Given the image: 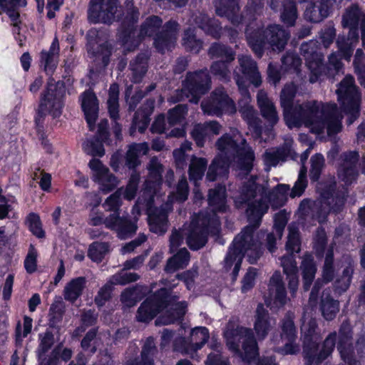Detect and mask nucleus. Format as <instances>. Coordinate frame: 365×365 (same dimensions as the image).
I'll return each mask as SVG.
<instances>
[{
	"label": "nucleus",
	"instance_id": "obj_1",
	"mask_svg": "<svg viewBox=\"0 0 365 365\" xmlns=\"http://www.w3.org/2000/svg\"><path fill=\"white\" fill-rule=\"evenodd\" d=\"M257 190L258 187L255 181L250 180L243 185L236 200V203L248 205L247 214L250 225L235 237L224 259L223 267L225 270L228 271L233 267L232 274L234 279L238 275L245 255L250 264H255L263 252L259 234L255 235L254 231L259 227L262 216L267 212L268 205L262 196L257 198Z\"/></svg>",
	"mask_w": 365,
	"mask_h": 365
},
{
	"label": "nucleus",
	"instance_id": "obj_2",
	"mask_svg": "<svg viewBox=\"0 0 365 365\" xmlns=\"http://www.w3.org/2000/svg\"><path fill=\"white\" fill-rule=\"evenodd\" d=\"M297 91V86L290 83L284 86L280 93V104L289 128L304 125L315 134L323 133L327 129L329 135L341 130L342 115L335 103L316 100L293 103Z\"/></svg>",
	"mask_w": 365,
	"mask_h": 365
},
{
	"label": "nucleus",
	"instance_id": "obj_3",
	"mask_svg": "<svg viewBox=\"0 0 365 365\" xmlns=\"http://www.w3.org/2000/svg\"><path fill=\"white\" fill-rule=\"evenodd\" d=\"M216 146L220 151L208 168L207 179L215 181L217 178H226L231 163L244 175H247L252 168L255 156L252 149L247 144L240 133L235 130L232 134H225L216 142Z\"/></svg>",
	"mask_w": 365,
	"mask_h": 365
},
{
	"label": "nucleus",
	"instance_id": "obj_4",
	"mask_svg": "<svg viewBox=\"0 0 365 365\" xmlns=\"http://www.w3.org/2000/svg\"><path fill=\"white\" fill-rule=\"evenodd\" d=\"M178 296L172 294L167 288H161L141 304L136 319L138 322H148L160 310L167 308L155 321L157 324H170L182 320L187 312V304L185 301L178 302Z\"/></svg>",
	"mask_w": 365,
	"mask_h": 365
},
{
	"label": "nucleus",
	"instance_id": "obj_5",
	"mask_svg": "<svg viewBox=\"0 0 365 365\" xmlns=\"http://www.w3.org/2000/svg\"><path fill=\"white\" fill-rule=\"evenodd\" d=\"M138 16L136 9H130L118 31V41L125 51L135 50L145 36H152L162 25L163 21L158 16H151L145 19L137 34L133 24L138 21Z\"/></svg>",
	"mask_w": 365,
	"mask_h": 365
},
{
	"label": "nucleus",
	"instance_id": "obj_6",
	"mask_svg": "<svg viewBox=\"0 0 365 365\" xmlns=\"http://www.w3.org/2000/svg\"><path fill=\"white\" fill-rule=\"evenodd\" d=\"M246 36L250 46L258 57L262 56L265 44H269L274 51H281L289 38V34L281 26L276 24L253 31L247 28Z\"/></svg>",
	"mask_w": 365,
	"mask_h": 365
},
{
	"label": "nucleus",
	"instance_id": "obj_7",
	"mask_svg": "<svg viewBox=\"0 0 365 365\" xmlns=\"http://www.w3.org/2000/svg\"><path fill=\"white\" fill-rule=\"evenodd\" d=\"M189 194L188 183L182 177L177 185L175 191H172L168 195V200L164 207L149 209L148 221L150 230L159 235H164L168 229V214L171 210V203L174 201L182 202L187 199Z\"/></svg>",
	"mask_w": 365,
	"mask_h": 365
},
{
	"label": "nucleus",
	"instance_id": "obj_8",
	"mask_svg": "<svg viewBox=\"0 0 365 365\" xmlns=\"http://www.w3.org/2000/svg\"><path fill=\"white\" fill-rule=\"evenodd\" d=\"M224 336L230 350L235 353H240L242 344L245 360L249 364L255 361L259 354L258 347L252 329L229 323L224 331Z\"/></svg>",
	"mask_w": 365,
	"mask_h": 365
},
{
	"label": "nucleus",
	"instance_id": "obj_9",
	"mask_svg": "<svg viewBox=\"0 0 365 365\" xmlns=\"http://www.w3.org/2000/svg\"><path fill=\"white\" fill-rule=\"evenodd\" d=\"M352 338L351 325L346 322H343L339 330L337 344L340 356L347 365H361L360 359L365 354V334L358 335L354 346Z\"/></svg>",
	"mask_w": 365,
	"mask_h": 365
},
{
	"label": "nucleus",
	"instance_id": "obj_10",
	"mask_svg": "<svg viewBox=\"0 0 365 365\" xmlns=\"http://www.w3.org/2000/svg\"><path fill=\"white\" fill-rule=\"evenodd\" d=\"M218 225V220L215 216L212 218L203 213L195 216L190 224L185 225L182 228V233L186 237L187 245L192 250H199L207 242V234L210 227H216Z\"/></svg>",
	"mask_w": 365,
	"mask_h": 365
},
{
	"label": "nucleus",
	"instance_id": "obj_11",
	"mask_svg": "<svg viewBox=\"0 0 365 365\" xmlns=\"http://www.w3.org/2000/svg\"><path fill=\"white\" fill-rule=\"evenodd\" d=\"M338 101L345 113L349 115L348 123L351 124L359 115L361 94L351 76H346L336 91Z\"/></svg>",
	"mask_w": 365,
	"mask_h": 365
},
{
	"label": "nucleus",
	"instance_id": "obj_12",
	"mask_svg": "<svg viewBox=\"0 0 365 365\" xmlns=\"http://www.w3.org/2000/svg\"><path fill=\"white\" fill-rule=\"evenodd\" d=\"M63 93V83L60 81L55 83V81L50 78L48 82L46 93L41 101L36 121H39L47 113L51 114L53 118L61 115Z\"/></svg>",
	"mask_w": 365,
	"mask_h": 365
},
{
	"label": "nucleus",
	"instance_id": "obj_13",
	"mask_svg": "<svg viewBox=\"0 0 365 365\" xmlns=\"http://www.w3.org/2000/svg\"><path fill=\"white\" fill-rule=\"evenodd\" d=\"M235 79L238 86L239 90L242 96L239 101V111L242 118L247 122L250 129H252L255 133V138H261L262 126L261 120L257 117V113L250 104L251 98L248 90L241 77L236 71L234 72Z\"/></svg>",
	"mask_w": 365,
	"mask_h": 365
},
{
	"label": "nucleus",
	"instance_id": "obj_14",
	"mask_svg": "<svg viewBox=\"0 0 365 365\" xmlns=\"http://www.w3.org/2000/svg\"><path fill=\"white\" fill-rule=\"evenodd\" d=\"M210 82L207 69L188 73L181 92L190 102L197 103L201 96L210 88Z\"/></svg>",
	"mask_w": 365,
	"mask_h": 365
},
{
	"label": "nucleus",
	"instance_id": "obj_15",
	"mask_svg": "<svg viewBox=\"0 0 365 365\" xmlns=\"http://www.w3.org/2000/svg\"><path fill=\"white\" fill-rule=\"evenodd\" d=\"M88 224L91 226L105 224L106 227L116 231L121 239H125L129 235L134 233L137 228L134 223L125 218L118 217L115 213L104 219L102 212L93 210L89 215Z\"/></svg>",
	"mask_w": 365,
	"mask_h": 365
},
{
	"label": "nucleus",
	"instance_id": "obj_16",
	"mask_svg": "<svg viewBox=\"0 0 365 365\" xmlns=\"http://www.w3.org/2000/svg\"><path fill=\"white\" fill-rule=\"evenodd\" d=\"M201 108L209 115L220 116L223 113L233 114L236 112L234 101L223 88H216L209 98L202 102Z\"/></svg>",
	"mask_w": 365,
	"mask_h": 365
},
{
	"label": "nucleus",
	"instance_id": "obj_17",
	"mask_svg": "<svg viewBox=\"0 0 365 365\" xmlns=\"http://www.w3.org/2000/svg\"><path fill=\"white\" fill-rule=\"evenodd\" d=\"M319 49L318 42L314 40L303 43L300 47L301 54L304 57L306 64L312 73L309 77L312 83L318 81L324 70L323 56Z\"/></svg>",
	"mask_w": 365,
	"mask_h": 365
},
{
	"label": "nucleus",
	"instance_id": "obj_18",
	"mask_svg": "<svg viewBox=\"0 0 365 365\" xmlns=\"http://www.w3.org/2000/svg\"><path fill=\"white\" fill-rule=\"evenodd\" d=\"M118 0H91L88 19L93 23L110 24L115 20Z\"/></svg>",
	"mask_w": 365,
	"mask_h": 365
},
{
	"label": "nucleus",
	"instance_id": "obj_19",
	"mask_svg": "<svg viewBox=\"0 0 365 365\" xmlns=\"http://www.w3.org/2000/svg\"><path fill=\"white\" fill-rule=\"evenodd\" d=\"M209 339L208 329L199 327L190 331L187 339L176 338L174 341V349L187 354H192L207 342Z\"/></svg>",
	"mask_w": 365,
	"mask_h": 365
},
{
	"label": "nucleus",
	"instance_id": "obj_20",
	"mask_svg": "<svg viewBox=\"0 0 365 365\" xmlns=\"http://www.w3.org/2000/svg\"><path fill=\"white\" fill-rule=\"evenodd\" d=\"M336 332H331L324 340L322 348L318 351V342L310 348L304 349L306 365H319L322 361L331 355L336 346Z\"/></svg>",
	"mask_w": 365,
	"mask_h": 365
},
{
	"label": "nucleus",
	"instance_id": "obj_21",
	"mask_svg": "<svg viewBox=\"0 0 365 365\" xmlns=\"http://www.w3.org/2000/svg\"><path fill=\"white\" fill-rule=\"evenodd\" d=\"M88 165L92 172L93 180L98 183L102 192L108 193L118 186L119 182L117 178L101 160L93 158L89 162Z\"/></svg>",
	"mask_w": 365,
	"mask_h": 365
},
{
	"label": "nucleus",
	"instance_id": "obj_22",
	"mask_svg": "<svg viewBox=\"0 0 365 365\" xmlns=\"http://www.w3.org/2000/svg\"><path fill=\"white\" fill-rule=\"evenodd\" d=\"M139 276L136 273L126 272L124 270L110 277L108 282L98 292L95 297V303L98 307H102L110 299L113 285H124L130 282H135Z\"/></svg>",
	"mask_w": 365,
	"mask_h": 365
},
{
	"label": "nucleus",
	"instance_id": "obj_23",
	"mask_svg": "<svg viewBox=\"0 0 365 365\" xmlns=\"http://www.w3.org/2000/svg\"><path fill=\"white\" fill-rule=\"evenodd\" d=\"M281 340L284 341L282 347H274V350L282 354H296L300 351L297 343L296 329L293 320L289 317H285L282 322Z\"/></svg>",
	"mask_w": 365,
	"mask_h": 365
},
{
	"label": "nucleus",
	"instance_id": "obj_24",
	"mask_svg": "<svg viewBox=\"0 0 365 365\" xmlns=\"http://www.w3.org/2000/svg\"><path fill=\"white\" fill-rule=\"evenodd\" d=\"M148 176L144 184V194L148 193V204L154 200V195L162 182L163 168L156 157H153L148 164Z\"/></svg>",
	"mask_w": 365,
	"mask_h": 365
},
{
	"label": "nucleus",
	"instance_id": "obj_25",
	"mask_svg": "<svg viewBox=\"0 0 365 365\" xmlns=\"http://www.w3.org/2000/svg\"><path fill=\"white\" fill-rule=\"evenodd\" d=\"M359 158V155L356 151L346 152L341 155V163L338 169V176L345 185H349L356 180Z\"/></svg>",
	"mask_w": 365,
	"mask_h": 365
},
{
	"label": "nucleus",
	"instance_id": "obj_26",
	"mask_svg": "<svg viewBox=\"0 0 365 365\" xmlns=\"http://www.w3.org/2000/svg\"><path fill=\"white\" fill-rule=\"evenodd\" d=\"M178 24L175 21H168L163 31L156 35L154 39L155 48L161 53L174 47L177 40Z\"/></svg>",
	"mask_w": 365,
	"mask_h": 365
},
{
	"label": "nucleus",
	"instance_id": "obj_27",
	"mask_svg": "<svg viewBox=\"0 0 365 365\" xmlns=\"http://www.w3.org/2000/svg\"><path fill=\"white\" fill-rule=\"evenodd\" d=\"M255 317L254 329L256 334L259 339H264L275 326L276 321L269 317L268 311L262 304H258Z\"/></svg>",
	"mask_w": 365,
	"mask_h": 365
},
{
	"label": "nucleus",
	"instance_id": "obj_28",
	"mask_svg": "<svg viewBox=\"0 0 365 365\" xmlns=\"http://www.w3.org/2000/svg\"><path fill=\"white\" fill-rule=\"evenodd\" d=\"M221 125L217 121H209L195 125L191 131V136L198 147H203L207 139L218 135Z\"/></svg>",
	"mask_w": 365,
	"mask_h": 365
},
{
	"label": "nucleus",
	"instance_id": "obj_29",
	"mask_svg": "<svg viewBox=\"0 0 365 365\" xmlns=\"http://www.w3.org/2000/svg\"><path fill=\"white\" fill-rule=\"evenodd\" d=\"M269 295L277 307L284 306L287 302V292L283 277L279 271L274 272L268 284Z\"/></svg>",
	"mask_w": 365,
	"mask_h": 365
},
{
	"label": "nucleus",
	"instance_id": "obj_30",
	"mask_svg": "<svg viewBox=\"0 0 365 365\" xmlns=\"http://www.w3.org/2000/svg\"><path fill=\"white\" fill-rule=\"evenodd\" d=\"M299 209L303 215H311L319 222L324 221L331 210L326 200L311 201L309 200H302Z\"/></svg>",
	"mask_w": 365,
	"mask_h": 365
},
{
	"label": "nucleus",
	"instance_id": "obj_31",
	"mask_svg": "<svg viewBox=\"0 0 365 365\" xmlns=\"http://www.w3.org/2000/svg\"><path fill=\"white\" fill-rule=\"evenodd\" d=\"M81 106L89 128L93 130L98 117V104L97 98L93 92L86 91L81 95Z\"/></svg>",
	"mask_w": 365,
	"mask_h": 365
},
{
	"label": "nucleus",
	"instance_id": "obj_32",
	"mask_svg": "<svg viewBox=\"0 0 365 365\" xmlns=\"http://www.w3.org/2000/svg\"><path fill=\"white\" fill-rule=\"evenodd\" d=\"M118 96H119V87L117 84L114 83L110 86L108 91V99L107 101L108 110L111 119L115 123L113 126V133L118 139L121 138V126L116 122V120L119 118V103H118Z\"/></svg>",
	"mask_w": 365,
	"mask_h": 365
},
{
	"label": "nucleus",
	"instance_id": "obj_33",
	"mask_svg": "<svg viewBox=\"0 0 365 365\" xmlns=\"http://www.w3.org/2000/svg\"><path fill=\"white\" fill-rule=\"evenodd\" d=\"M215 6L217 14L227 18L232 24L238 25L242 22L244 17L237 15L239 11L237 0H217Z\"/></svg>",
	"mask_w": 365,
	"mask_h": 365
},
{
	"label": "nucleus",
	"instance_id": "obj_34",
	"mask_svg": "<svg viewBox=\"0 0 365 365\" xmlns=\"http://www.w3.org/2000/svg\"><path fill=\"white\" fill-rule=\"evenodd\" d=\"M242 73L256 87L260 86L262 78L257 63L250 56L240 55L237 57Z\"/></svg>",
	"mask_w": 365,
	"mask_h": 365
},
{
	"label": "nucleus",
	"instance_id": "obj_35",
	"mask_svg": "<svg viewBox=\"0 0 365 365\" xmlns=\"http://www.w3.org/2000/svg\"><path fill=\"white\" fill-rule=\"evenodd\" d=\"M257 98L262 117L272 125L277 124L279 115L274 103L268 98L267 93L262 90L259 91Z\"/></svg>",
	"mask_w": 365,
	"mask_h": 365
},
{
	"label": "nucleus",
	"instance_id": "obj_36",
	"mask_svg": "<svg viewBox=\"0 0 365 365\" xmlns=\"http://www.w3.org/2000/svg\"><path fill=\"white\" fill-rule=\"evenodd\" d=\"M361 23V29L365 32V14H363L356 5L349 7L342 16V26L350 29H357Z\"/></svg>",
	"mask_w": 365,
	"mask_h": 365
},
{
	"label": "nucleus",
	"instance_id": "obj_37",
	"mask_svg": "<svg viewBox=\"0 0 365 365\" xmlns=\"http://www.w3.org/2000/svg\"><path fill=\"white\" fill-rule=\"evenodd\" d=\"M359 41L357 29H350L347 36L339 35L336 43L341 55L346 60L350 61L354 46Z\"/></svg>",
	"mask_w": 365,
	"mask_h": 365
},
{
	"label": "nucleus",
	"instance_id": "obj_38",
	"mask_svg": "<svg viewBox=\"0 0 365 365\" xmlns=\"http://www.w3.org/2000/svg\"><path fill=\"white\" fill-rule=\"evenodd\" d=\"M292 143V140L287 139L282 146L275 150H267L263 155L265 164L269 166H275L280 160H284L291 155Z\"/></svg>",
	"mask_w": 365,
	"mask_h": 365
},
{
	"label": "nucleus",
	"instance_id": "obj_39",
	"mask_svg": "<svg viewBox=\"0 0 365 365\" xmlns=\"http://www.w3.org/2000/svg\"><path fill=\"white\" fill-rule=\"evenodd\" d=\"M148 149L147 143H133L129 145L125 157V165L129 169H135L140 164V157L146 155Z\"/></svg>",
	"mask_w": 365,
	"mask_h": 365
},
{
	"label": "nucleus",
	"instance_id": "obj_40",
	"mask_svg": "<svg viewBox=\"0 0 365 365\" xmlns=\"http://www.w3.org/2000/svg\"><path fill=\"white\" fill-rule=\"evenodd\" d=\"M317 327L314 319L304 317L301 327L302 333L304 336V349L310 348V346H315L320 339V336L316 332Z\"/></svg>",
	"mask_w": 365,
	"mask_h": 365
},
{
	"label": "nucleus",
	"instance_id": "obj_41",
	"mask_svg": "<svg viewBox=\"0 0 365 365\" xmlns=\"http://www.w3.org/2000/svg\"><path fill=\"white\" fill-rule=\"evenodd\" d=\"M59 54V43L57 38H55L50 46L48 51H42L41 61L43 64L44 70L47 74L51 75L54 71Z\"/></svg>",
	"mask_w": 365,
	"mask_h": 365
},
{
	"label": "nucleus",
	"instance_id": "obj_42",
	"mask_svg": "<svg viewBox=\"0 0 365 365\" xmlns=\"http://www.w3.org/2000/svg\"><path fill=\"white\" fill-rule=\"evenodd\" d=\"M208 202L212 212H225L227 209L225 187L219 185L215 189L210 190Z\"/></svg>",
	"mask_w": 365,
	"mask_h": 365
},
{
	"label": "nucleus",
	"instance_id": "obj_43",
	"mask_svg": "<svg viewBox=\"0 0 365 365\" xmlns=\"http://www.w3.org/2000/svg\"><path fill=\"white\" fill-rule=\"evenodd\" d=\"M86 279L83 277H78L71 279L64 287L63 297L66 301L74 302L81 296L86 287Z\"/></svg>",
	"mask_w": 365,
	"mask_h": 365
},
{
	"label": "nucleus",
	"instance_id": "obj_44",
	"mask_svg": "<svg viewBox=\"0 0 365 365\" xmlns=\"http://www.w3.org/2000/svg\"><path fill=\"white\" fill-rule=\"evenodd\" d=\"M300 269L302 272L303 287L305 291H307L315 277L317 272L316 264L312 255H306L304 256Z\"/></svg>",
	"mask_w": 365,
	"mask_h": 365
},
{
	"label": "nucleus",
	"instance_id": "obj_45",
	"mask_svg": "<svg viewBox=\"0 0 365 365\" xmlns=\"http://www.w3.org/2000/svg\"><path fill=\"white\" fill-rule=\"evenodd\" d=\"M190 261L189 252L185 249H181L173 257L170 258L165 267L167 273H173L179 269H182L188 264Z\"/></svg>",
	"mask_w": 365,
	"mask_h": 365
},
{
	"label": "nucleus",
	"instance_id": "obj_46",
	"mask_svg": "<svg viewBox=\"0 0 365 365\" xmlns=\"http://www.w3.org/2000/svg\"><path fill=\"white\" fill-rule=\"evenodd\" d=\"M194 21L198 27L202 29L205 33L215 38L220 37L221 27L216 20L210 19L207 15L200 14L195 16Z\"/></svg>",
	"mask_w": 365,
	"mask_h": 365
},
{
	"label": "nucleus",
	"instance_id": "obj_47",
	"mask_svg": "<svg viewBox=\"0 0 365 365\" xmlns=\"http://www.w3.org/2000/svg\"><path fill=\"white\" fill-rule=\"evenodd\" d=\"M329 11L319 1V3L309 4L304 11V17L307 20L318 23L328 16Z\"/></svg>",
	"mask_w": 365,
	"mask_h": 365
},
{
	"label": "nucleus",
	"instance_id": "obj_48",
	"mask_svg": "<svg viewBox=\"0 0 365 365\" xmlns=\"http://www.w3.org/2000/svg\"><path fill=\"white\" fill-rule=\"evenodd\" d=\"M322 315L327 320L334 319L339 312V302L330 297L328 292H324L321 300Z\"/></svg>",
	"mask_w": 365,
	"mask_h": 365
},
{
	"label": "nucleus",
	"instance_id": "obj_49",
	"mask_svg": "<svg viewBox=\"0 0 365 365\" xmlns=\"http://www.w3.org/2000/svg\"><path fill=\"white\" fill-rule=\"evenodd\" d=\"M282 11L280 18L282 21L287 26H294L297 19V11L293 0H283L282 1Z\"/></svg>",
	"mask_w": 365,
	"mask_h": 365
},
{
	"label": "nucleus",
	"instance_id": "obj_50",
	"mask_svg": "<svg viewBox=\"0 0 365 365\" xmlns=\"http://www.w3.org/2000/svg\"><path fill=\"white\" fill-rule=\"evenodd\" d=\"M207 165V160L202 158L192 156L189 166V178L195 182L201 180Z\"/></svg>",
	"mask_w": 365,
	"mask_h": 365
},
{
	"label": "nucleus",
	"instance_id": "obj_51",
	"mask_svg": "<svg viewBox=\"0 0 365 365\" xmlns=\"http://www.w3.org/2000/svg\"><path fill=\"white\" fill-rule=\"evenodd\" d=\"M156 346L153 338H148L141 352V359L134 361L132 365H153V356L156 353Z\"/></svg>",
	"mask_w": 365,
	"mask_h": 365
},
{
	"label": "nucleus",
	"instance_id": "obj_52",
	"mask_svg": "<svg viewBox=\"0 0 365 365\" xmlns=\"http://www.w3.org/2000/svg\"><path fill=\"white\" fill-rule=\"evenodd\" d=\"M147 64L148 57L145 54L138 56L136 58L130 63V68L135 83L140 82L147 72Z\"/></svg>",
	"mask_w": 365,
	"mask_h": 365
},
{
	"label": "nucleus",
	"instance_id": "obj_53",
	"mask_svg": "<svg viewBox=\"0 0 365 365\" xmlns=\"http://www.w3.org/2000/svg\"><path fill=\"white\" fill-rule=\"evenodd\" d=\"M109 252L108 243L95 242L90 245L88 255L93 262H101Z\"/></svg>",
	"mask_w": 365,
	"mask_h": 365
},
{
	"label": "nucleus",
	"instance_id": "obj_54",
	"mask_svg": "<svg viewBox=\"0 0 365 365\" xmlns=\"http://www.w3.org/2000/svg\"><path fill=\"white\" fill-rule=\"evenodd\" d=\"M289 234L286 249L291 253L299 252L300 250V240L299 228L295 224H291L288 227Z\"/></svg>",
	"mask_w": 365,
	"mask_h": 365
},
{
	"label": "nucleus",
	"instance_id": "obj_55",
	"mask_svg": "<svg viewBox=\"0 0 365 365\" xmlns=\"http://www.w3.org/2000/svg\"><path fill=\"white\" fill-rule=\"evenodd\" d=\"M211 58H225L227 61H232L235 59V53L232 50L225 45L215 43L208 52Z\"/></svg>",
	"mask_w": 365,
	"mask_h": 365
},
{
	"label": "nucleus",
	"instance_id": "obj_56",
	"mask_svg": "<svg viewBox=\"0 0 365 365\" xmlns=\"http://www.w3.org/2000/svg\"><path fill=\"white\" fill-rule=\"evenodd\" d=\"M182 45L186 50L195 53L199 52L202 48L201 41L196 38L194 30L190 28L185 30L184 32Z\"/></svg>",
	"mask_w": 365,
	"mask_h": 365
},
{
	"label": "nucleus",
	"instance_id": "obj_57",
	"mask_svg": "<svg viewBox=\"0 0 365 365\" xmlns=\"http://www.w3.org/2000/svg\"><path fill=\"white\" fill-rule=\"evenodd\" d=\"M123 194V187L118 189L114 193L110 195L104 202L103 206L106 211H113L118 217V210L121 205V195Z\"/></svg>",
	"mask_w": 365,
	"mask_h": 365
},
{
	"label": "nucleus",
	"instance_id": "obj_58",
	"mask_svg": "<svg viewBox=\"0 0 365 365\" xmlns=\"http://www.w3.org/2000/svg\"><path fill=\"white\" fill-rule=\"evenodd\" d=\"M83 149L85 153L93 156L101 157L105 153L102 143L95 138L86 140L83 143Z\"/></svg>",
	"mask_w": 365,
	"mask_h": 365
},
{
	"label": "nucleus",
	"instance_id": "obj_59",
	"mask_svg": "<svg viewBox=\"0 0 365 365\" xmlns=\"http://www.w3.org/2000/svg\"><path fill=\"white\" fill-rule=\"evenodd\" d=\"M307 186V168L304 166H302L299 171L297 180L295 182L294 185L291 190L290 197L294 198L295 197L301 196Z\"/></svg>",
	"mask_w": 365,
	"mask_h": 365
},
{
	"label": "nucleus",
	"instance_id": "obj_60",
	"mask_svg": "<svg viewBox=\"0 0 365 365\" xmlns=\"http://www.w3.org/2000/svg\"><path fill=\"white\" fill-rule=\"evenodd\" d=\"M140 179V173L135 170H133L130 175V178L125 190H123L124 197L126 200H131L135 197L138 190Z\"/></svg>",
	"mask_w": 365,
	"mask_h": 365
},
{
	"label": "nucleus",
	"instance_id": "obj_61",
	"mask_svg": "<svg viewBox=\"0 0 365 365\" xmlns=\"http://www.w3.org/2000/svg\"><path fill=\"white\" fill-rule=\"evenodd\" d=\"M310 178L312 180L317 181L320 176L321 171L324 164V158L321 154L313 155L311 159Z\"/></svg>",
	"mask_w": 365,
	"mask_h": 365
},
{
	"label": "nucleus",
	"instance_id": "obj_62",
	"mask_svg": "<svg viewBox=\"0 0 365 365\" xmlns=\"http://www.w3.org/2000/svg\"><path fill=\"white\" fill-rule=\"evenodd\" d=\"M333 256L332 250H329L326 254L322 271V279L325 282H329L334 278V269L333 267Z\"/></svg>",
	"mask_w": 365,
	"mask_h": 365
},
{
	"label": "nucleus",
	"instance_id": "obj_63",
	"mask_svg": "<svg viewBox=\"0 0 365 365\" xmlns=\"http://www.w3.org/2000/svg\"><path fill=\"white\" fill-rule=\"evenodd\" d=\"M39 339L41 341L38 349V352L39 359H41L43 355H44L53 346L54 343V336L51 331H47L39 334Z\"/></svg>",
	"mask_w": 365,
	"mask_h": 365
},
{
	"label": "nucleus",
	"instance_id": "obj_64",
	"mask_svg": "<svg viewBox=\"0 0 365 365\" xmlns=\"http://www.w3.org/2000/svg\"><path fill=\"white\" fill-rule=\"evenodd\" d=\"M187 112V107L186 105H178L174 108L170 109L168 112V122L170 125H175L180 123L184 118Z\"/></svg>",
	"mask_w": 365,
	"mask_h": 365
}]
</instances>
